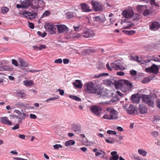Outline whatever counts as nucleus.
I'll list each match as a JSON object with an SVG mask.
<instances>
[{
	"instance_id": "obj_1",
	"label": "nucleus",
	"mask_w": 160,
	"mask_h": 160,
	"mask_svg": "<svg viewBox=\"0 0 160 160\" xmlns=\"http://www.w3.org/2000/svg\"><path fill=\"white\" fill-rule=\"evenodd\" d=\"M85 91L89 93H97L98 95H105V89L99 85H96L92 82H86L84 85Z\"/></svg>"
},
{
	"instance_id": "obj_2",
	"label": "nucleus",
	"mask_w": 160,
	"mask_h": 160,
	"mask_svg": "<svg viewBox=\"0 0 160 160\" xmlns=\"http://www.w3.org/2000/svg\"><path fill=\"white\" fill-rule=\"evenodd\" d=\"M14 112L17 113L18 116L14 115H10V116L13 118L17 119L18 123H22V120H24L28 117V115L24 113L23 111L22 110H20L18 109H15L14 110Z\"/></svg>"
},
{
	"instance_id": "obj_3",
	"label": "nucleus",
	"mask_w": 160,
	"mask_h": 160,
	"mask_svg": "<svg viewBox=\"0 0 160 160\" xmlns=\"http://www.w3.org/2000/svg\"><path fill=\"white\" fill-rule=\"evenodd\" d=\"M118 83L121 90L124 92L130 90L132 87V84L128 80H122Z\"/></svg>"
},
{
	"instance_id": "obj_4",
	"label": "nucleus",
	"mask_w": 160,
	"mask_h": 160,
	"mask_svg": "<svg viewBox=\"0 0 160 160\" xmlns=\"http://www.w3.org/2000/svg\"><path fill=\"white\" fill-rule=\"evenodd\" d=\"M30 6L34 9H38L40 6L44 5L45 2L42 0H30Z\"/></svg>"
},
{
	"instance_id": "obj_5",
	"label": "nucleus",
	"mask_w": 160,
	"mask_h": 160,
	"mask_svg": "<svg viewBox=\"0 0 160 160\" xmlns=\"http://www.w3.org/2000/svg\"><path fill=\"white\" fill-rule=\"evenodd\" d=\"M141 98L143 101L148 106L153 107L154 106V103L151 97L149 95L143 94L142 95Z\"/></svg>"
},
{
	"instance_id": "obj_6",
	"label": "nucleus",
	"mask_w": 160,
	"mask_h": 160,
	"mask_svg": "<svg viewBox=\"0 0 160 160\" xmlns=\"http://www.w3.org/2000/svg\"><path fill=\"white\" fill-rule=\"evenodd\" d=\"M46 31L51 34H54L56 33V25L55 26L49 23H46L44 26Z\"/></svg>"
},
{
	"instance_id": "obj_7",
	"label": "nucleus",
	"mask_w": 160,
	"mask_h": 160,
	"mask_svg": "<svg viewBox=\"0 0 160 160\" xmlns=\"http://www.w3.org/2000/svg\"><path fill=\"white\" fill-rule=\"evenodd\" d=\"M91 111L96 115L101 117L103 114L102 108L97 106H93L91 108Z\"/></svg>"
},
{
	"instance_id": "obj_8",
	"label": "nucleus",
	"mask_w": 160,
	"mask_h": 160,
	"mask_svg": "<svg viewBox=\"0 0 160 160\" xmlns=\"http://www.w3.org/2000/svg\"><path fill=\"white\" fill-rule=\"evenodd\" d=\"M110 65L112 68L116 70H124L126 69V68L121 65L120 61H117L112 62L111 63Z\"/></svg>"
},
{
	"instance_id": "obj_9",
	"label": "nucleus",
	"mask_w": 160,
	"mask_h": 160,
	"mask_svg": "<svg viewBox=\"0 0 160 160\" xmlns=\"http://www.w3.org/2000/svg\"><path fill=\"white\" fill-rule=\"evenodd\" d=\"M145 71L147 72L157 74L158 72L159 68L156 65L153 64L150 67L146 68Z\"/></svg>"
},
{
	"instance_id": "obj_10",
	"label": "nucleus",
	"mask_w": 160,
	"mask_h": 160,
	"mask_svg": "<svg viewBox=\"0 0 160 160\" xmlns=\"http://www.w3.org/2000/svg\"><path fill=\"white\" fill-rule=\"evenodd\" d=\"M91 4L95 11H102V5L100 2L96 1H92L91 2Z\"/></svg>"
},
{
	"instance_id": "obj_11",
	"label": "nucleus",
	"mask_w": 160,
	"mask_h": 160,
	"mask_svg": "<svg viewBox=\"0 0 160 160\" xmlns=\"http://www.w3.org/2000/svg\"><path fill=\"white\" fill-rule=\"evenodd\" d=\"M82 34L85 38H90L93 37L94 33L93 31L88 28H85L83 29Z\"/></svg>"
},
{
	"instance_id": "obj_12",
	"label": "nucleus",
	"mask_w": 160,
	"mask_h": 160,
	"mask_svg": "<svg viewBox=\"0 0 160 160\" xmlns=\"http://www.w3.org/2000/svg\"><path fill=\"white\" fill-rule=\"evenodd\" d=\"M134 15V12L132 9L124 10L122 13V15L126 18H131Z\"/></svg>"
},
{
	"instance_id": "obj_13",
	"label": "nucleus",
	"mask_w": 160,
	"mask_h": 160,
	"mask_svg": "<svg viewBox=\"0 0 160 160\" xmlns=\"http://www.w3.org/2000/svg\"><path fill=\"white\" fill-rule=\"evenodd\" d=\"M108 112L110 114L111 119L115 120L118 118V113L113 108H109L108 109Z\"/></svg>"
},
{
	"instance_id": "obj_14",
	"label": "nucleus",
	"mask_w": 160,
	"mask_h": 160,
	"mask_svg": "<svg viewBox=\"0 0 160 160\" xmlns=\"http://www.w3.org/2000/svg\"><path fill=\"white\" fill-rule=\"evenodd\" d=\"M127 113L130 114H135L138 113L136 107L132 105H130L128 108H125Z\"/></svg>"
},
{
	"instance_id": "obj_15",
	"label": "nucleus",
	"mask_w": 160,
	"mask_h": 160,
	"mask_svg": "<svg viewBox=\"0 0 160 160\" xmlns=\"http://www.w3.org/2000/svg\"><path fill=\"white\" fill-rule=\"evenodd\" d=\"M121 24L124 29H130L134 25V24L130 22L127 21L126 19L124 21L121 20Z\"/></svg>"
},
{
	"instance_id": "obj_16",
	"label": "nucleus",
	"mask_w": 160,
	"mask_h": 160,
	"mask_svg": "<svg viewBox=\"0 0 160 160\" xmlns=\"http://www.w3.org/2000/svg\"><path fill=\"white\" fill-rule=\"evenodd\" d=\"M56 28L58 29V33H62L64 32L68 33V28L67 26L63 24L56 25Z\"/></svg>"
},
{
	"instance_id": "obj_17",
	"label": "nucleus",
	"mask_w": 160,
	"mask_h": 160,
	"mask_svg": "<svg viewBox=\"0 0 160 160\" xmlns=\"http://www.w3.org/2000/svg\"><path fill=\"white\" fill-rule=\"evenodd\" d=\"M160 28V24L157 22H153L149 25L150 29L151 31H157Z\"/></svg>"
},
{
	"instance_id": "obj_18",
	"label": "nucleus",
	"mask_w": 160,
	"mask_h": 160,
	"mask_svg": "<svg viewBox=\"0 0 160 160\" xmlns=\"http://www.w3.org/2000/svg\"><path fill=\"white\" fill-rule=\"evenodd\" d=\"M138 110L140 113L142 114L146 113L148 111L147 107L143 104L139 105Z\"/></svg>"
},
{
	"instance_id": "obj_19",
	"label": "nucleus",
	"mask_w": 160,
	"mask_h": 160,
	"mask_svg": "<svg viewBox=\"0 0 160 160\" xmlns=\"http://www.w3.org/2000/svg\"><path fill=\"white\" fill-rule=\"evenodd\" d=\"M13 70V67L7 66L0 65V71H12Z\"/></svg>"
},
{
	"instance_id": "obj_20",
	"label": "nucleus",
	"mask_w": 160,
	"mask_h": 160,
	"mask_svg": "<svg viewBox=\"0 0 160 160\" xmlns=\"http://www.w3.org/2000/svg\"><path fill=\"white\" fill-rule=\"evenodd\" d=\"M23 9H27L30 6V0H24L21 2Z\"/></svg>"
},
{
	"instance_id": "obj_21",
	"label": "nucleus",
	"mask_w": 160,
	"mask_h": 160,
	"mask_svg": "<svg viewBox=\"0 0 160 160\" xmlns=\"http://www.w3.org/2000/svg\"><path fill=\"white\" fill-rule=\"evenodd\" d=\"M81 7L82 9L83 12H88L92 11V9L90 8L86 4H81Z\"/></svg>"
},
{
	"instance_id": "obj_22",
	"label": "nucleus",
	"mask_w": 160,
	"mask_h": 160,
	"mask_svg": "<svg viewBox=\"0 0 160 160\" xmlns=\"http://www.w3.org/2000/svg\"><path fill=\"white\" fill-rule=\"evenodd\" d=\"M1 121L2 123L9 126L11 125L12 124V122L6 117L2 118L1 119Z\"/></svg>"
},
{
	"instance_id": "obj_23",
	"label": "nucleus",
	"mask_w": 160,
	"mask_h": 160,
	"mask_svg": "<svg viewBox=\"0 0 160 160\" xmlns=\"http://www.w3.org/2000/svg\"><path fill=\"white\" fill-rule=\"evenodd\" d=\"M140 98L138 95H133L132 96V101L135 103H138L139 102Z\"/></svg>"
},
{
	"instance_id": "obj_24",
	"label": "nucleus",
	"mask_w": 160,
	"mask_h": 160,
	"mask_svg": "<svg viewBox=\"0 0 160 160\" xmlns=\"http://www.w3.org/2000/svg\"><path fill=\"white\" fill-rule=\"evenodd\" d=\"M24 85L26 86H31L33 85L34 82L32 80L26 79L23 81Z\"/></svg>"
},
{
	"instance_id": "obj_25",
	"label": "nucleus",
	"mask_w": 160,
	"mask_h": 160,
	"mask_svg": "<svg viewBox=\"0 0 160 160\" xmlns=\"http://www.w3.org/2000/svg\"><path fill=\"white\" fill-rule=\"evenodd\" d=\"M20 65L23 67H27L28 65V63L26 62L21 58H19L18 59Z\"/></svg>"
},
{
	"instance_id": "obj_26",
	"label": "nucleus",
	"mask_w": 160,
	"mask_h": 160,
	"mask_svg": "<svg viewBox=\"0 0 160 160\" xmlns=\"http://www.w3.org/2000/svg\"><path fill=\"white\" fill-rule=\"evenodd\" d=\"M7 75L3 73H0V83H3L5 82V79L6 78Z\"/></svg>"
},
{
	"instance_id": "obj_27",
	"label": "nucleus",
	"mask_w": 160,
	"mask_h": 160,
	"mask_svg": "<svg viewBox=\"0 0 160 160\" xmlns=\"http://www.w3.org/2000/svg\"><path fill=\"white\" fill-rule=\"evenodd\" d=\"M138 152L140 155L143 157L146 156L148 153V152L146 151L141 148L138 150Z\"/></svg>"
},
{
	"instance_id": "obj_28",
	"label": "nucleus",
	"mask_w": 160,
	"mask_h": 160,
	"mask_svg": "<svg viewBox=\"0 0 160 160\" xmlns=\"http://www.w3.org/2000/svg\"><path fill=\"white\" fill-rule=\"evenodd\" d=\"M110 108H107V110H106V112L105 114L104 115V116L102 117V118L108 120H110V114L108 112V109Z\"/></svg>"
},
{
	"instance_id": "obj_29",
	"label": "nucleus",
	"mask_w": 160,
	"mask_h": 160,
	"mask_svg": "<svg viewBox=\"0 0 160 160\" xmlns=\"http://www.w3.org/2000/svg\"><path fill=\"white\" fill-rule=\"evenodd\" d=\"M67 18L68 19L72 18L75 17L76 14L74 12H68L66 13Z\"/></svg>"
},
{
	"instance_id": "obj_30",
	"label": "nucleus",
	"mask_w": 160,
	"mask_h": 160,
	"mask_svg": "<svg viewBox=\"0 0 160 160\" xmlns=\"http://www.w3.org/2000/svg\"><path fill=\"white\" fill-rule=\"evenodd\" d=\"M75 143V142L74 140H70L66 142L65 143V145L66 146H68L74 145Z\"/></svg>"
},
{
	"instance_id": "obj_31",
	"label": "nucleus",
	"mask_w": 160,
	"mask_h": 160,
	"mask_svg": "<svg viewBox=\"0 0 160 160\" xmlns=\"http://www.w3.org/2000/svg\"><path fill=\"white\" fill-rule=\"evenodd\" d=\"M73 84L77 88H81L82 86L81 82L79 80H76L75 82H73Z\"/></svg>"
},
{
	"instance_id": "obj_32",
	"label": "nucleus",
	"mask_w": 160,
	"mask_h": 160,
	"mask_svg": "<svg viewBox=\"0 0 160 160\" xmlns=\"http://www.w3.org/2000/svg\"><path fill=\"white\" fill-rule=\"evenodd\" d=\"M108 73H102L95 75L94 76V78H99L100 77L108 76Z\"/></svg>"
},
{
	"instance_id": "obj_33",
	"label": "nucleus",
	"mask_w": 160,
	"mask_h": 160,
	"mask_svg": "<svg viewBox=\"0 0 160 160\" xmlns=\"http://www.w3.org/2000/svg\"><path fill=\"white\" fill-rule=\"evenodd\" d=\"M21 68L24 72H26V73H28L29 72H30L32 73H34V72H38L39 71V70H29L27 68Z\"/></svg>"
},
{
	"instance_id": "obj_34",
	"label": "nucleus",
	"mask_w": 160,
	"mask_h": 160,
	"mask_svg": "<svg viewBox=\"0 0 160 160\" xmlns=\"http://www.w3.org/2000/svg\"><path fill=\"white\" fill-rule=\"evenodd\" d=\"M146 8V7L145 6L138 5L137 7V10L138 12H141Z\"/></svg>"
},
{
	"instance_id": "obj_35",
	"label": "nucleus",
	"mask_w": 160,
	"mask_h": 160,
	"mask_svg": "<svg viewBox=\"0 0 160 160\" xmlns=\"http://www.w3.org/2000/svg\"><path fill=\"white\" fill-rule=\"evenodd\" d=\"M103 83L107 86H111L113 85V83L112 81L108 80H103Z\"/></svg>"
},
{
	"instance_id": "obj_36",
	"label": "nucleus",
	"mask_w": 160,
	"mask_h": 160,
	"mask_svg": "<svg viewBox=\"0 0 160 160\" xmlns=\"http://www.w3.org/2000/svg\"><path fill=\"white\" fill-rule=\"evenodd\" d=\"M22 15L28 18V17L32 16V15L31 12H28L27 11H23L22 13Z\"/></svg>"
},
{
	"instance_id": "obj_37",
	"label": "nucleus",
	"mask_w": 160,
	"mask_h": 160,
	"mask_svg": "<svg viewBox=\"0 0 160 160\" xmlns=\"http://www.w3.org/2000/svg\"><path fill=\"white\" fill-rule=\"evenodd\" d=\"M73 32H71L70 33H68L66 35L65 38L68 39H70L74 38Z\"/></svg>"
},
{
	"instance_id": "obj_38",
	"label": "nucleus",
	"mask_w": 160,
	"mask_h": 160,
	"mask_svg": "<svg viewBox=\"0 0 160 160\" xmlns=\"http://www.w3.org/2000/svg\"><path fill=\"white\" fill-rule=\"evenodd\" d=\"M151 79L149 77H147L143 79L142 81V82L143 83H146L150 81Z\"/></svg>"
},
{
	"instance_id": "obj_39",
	"label": "nucleus",
	"mask_w": 160,
	"mask_h": 160,
	"mask_svg": "<svg viewBox=\"0 0 160 160\" xmlns=\"http://www.w3.org/2000/svg\"><path fill=\"white\" fill-rule=\"evenodd\" d=\"M114 139L113 138H109L108 139H106L105 141L108 143L113 144L114 143Z\"/></svg>"
},
{
	"instance_id": "obj_40",
	"label": "nucleus",
	"mask_w": 160,
	"mask_h": 160,
	"mask_svg": "<svg viewBox=\"0 0 160 160\" xmlns=\"http://www.w3.org/2000/svg\"><path fill=\"white\" fill-rule=\"evenodd\" d=\"M17 95L18 96L21 98H23L25 96V94L24 92L22 91L18 92H17Z\"/></svg>"
},
{
	"instance_id": "obj_41",
	"label": "nucleus",
	"mask_w": 160,
	"mask_h": 160,
	"mask_svg": "<svg viewBox=\"0 0 160 160\" xmlns=\"http://www.w3.org/2000/svg\"><path fill=\"white\" fill-rule=\"evenodd\" d=\"M69 97L71 98L74 100H75L77 101H81V99L80 98L76 96L70 95L69 96Z\"/></svg>"
},
{
	"instance_id": "obj_42",
	"label": "nucleus",
	"mask_w": 160,
	"mask_h": 160,
	"mask_svg": "<svg viewBox=\"0 0 160 160\" xmlns=\"http://www.w3.org/2000/svg\"><path fill=\"white\" fill-rule=\"evenodd\" d=\"M160 120V117L159 115H156L154 116L153 118V122L154 123H157Z\"/></svg>"
},
{
	"instance_id": "obj_43",
	"label": "nucleus",
	"mask_w": 160,
	"mask_h": 160,
	"mask_svg": "<svg viewBox=\"0 0 160 160\" xmlns=\"http://www.w3.org/2000/svg\"><path fill=\"white\" fill-rule=\"evenodd\" d=\"M133 16V20L134 21H138L139 20L140 17L138 14L137 13L134 14Z\"/></svg>"
},
{
	"instance_id": "obj_44",
	"label": "nucleus",
	"mask_w": 160,
	"mask_h": 160,
	"mask_svg": "<svg viewBox=\"0 0 160 160\" xmlns=\"http://www.w3.org/2000/svg\"><path fill=\"white\" fill-rule=\"evenodd\" d=\"M119 158L118 155L112 156L110 157L109 160H118Z\"/></svg>"
},
{
	"instance_id": "obj_45",
	"label": "nucleus",
	"mask_w": 160,
	"mask_h": 160,
	"mask_svg": "<svg viewBox=\"0 0 160 160\" xmlns=\"http://www.w3.org/2000/svg\"><path fill=\"white\" fill-rule=\"evenodd\" d=\"M151 135L153 137H157L159 135L158 132L157 131H154L151 132Z\"/></svg>"
},
{
	"instance_id": "obj_46",
	"label": "nucleus",
	"mask_w": 160,
	"mask_h": 160,
	"mask_svg": "<svg viewBox=\"0 0 160 160\" xmlns=\"http://www.w3.org/2000/svg\"><path fill=\"white\" fill-rule=\"evenodd\" d=\"M37 33L38 35L43 38L47 34L45 32H43V33H42L41 32L38 31Z\"/></svg>"
},
{
	"instance_id": "obj_47",
	"label": "nucleus",
	"mask_w": 160,
	"mask_h": 160,
	"mask_svg": "<svg viewBox=\"0 0 160 160\" xmlns=\"http://www.w3.org/2000/svg\"><path fill=\"white\" fill-rule=\"evenodd\" d=\"M9 8L6 7H3L2 8V11L3 13H5L8 12Z\"/></svg>"
},
{
	"instance_id": "obj_48",
	"label": "nucleus",
	"mask_w": 160,
	"mask_h": 160,
	"mask_svg": "<svg viewBox=\"0 0 160 160\" xmlns=\"http://www.w3.org/2000/svg\"><path fill=\"white\" fill-rule=\"evenodd\" d=\"M94 20L97 22L102 21V20L100 16L94 17L93 18Z\"/></svg>"
},
{
	"instance_id": "obj_49",
	"label": "nucleus",
	"mask_w": 160,
	"mask_h": 160,
	"mask_svg": "<svg viewBox=\"0 0 160 160\" xmlns=\"http://www.w3.org/2000/svg\"><path fill=\"white\" fill-rule=\"evenodd\" d=\"M53 147L55 149H58L59 148H61L62 147L61 144H56L53 145Z\"/></svg>"
},
{
	"instance_id": "obj_50",
	"label": "nucleus",
	"mask_w": 160,
	"mask_h": 160,
	"mask_svg": "<svg viewBox=\"0 0 160 160\" xmlns=\"http://www.w3.org/2000/svg\"><path fill=\"white\" fill-rule=\"evenodd\" d=\"M136 61L139 63L141 64H144L146 62L144 60H139L138 58V57H136Z\"/></svg>"
},
{
	"instance_id": "obj_51",
	"label": "nucleus",
	"mask_w": 160,
	"mask_h": 160,
	"mask_svg": "<svg viewBox=\"0 0 160 160\" xmlns=\"http://www.w3.org/2000/svg\"><path fill=\"white\" fill-rule=\"evenodd\" d=\"M116 100L115 99V100H113V99H112L110 101H106L105 102L103 103V104H112V103H113L115 101H116Z\"/></svg>"
},
{
	"instance_id": "obj_52",
	"label": "nucleus",
	"mask_w": 160,
	"mask_h": 160,
	"mask_svg": "<svg viewBox=\"0 0 160 160\" xmlns=\"http://www.w3.org/2000/svg\"><path fill=\"white\" fill-rule=\"evenodd\" d=\"M152 60L155 62H160V59L156 57L155 56H153L152 57Z\"/></svg>"
},
{
	"instance_id": "obj_53",
	"label": "nucleus",
	"mask_w": 160,
	"mask_h": 160,
	"mask_svg": "<svg viewBox=\"0 0 160 160\" xmlns=\"http://www.w3.org/2000/svg\"><path fill=\"white\" fill-rule=\"evenodd\" d=\"M156 0H153L151 1V4L152 5H154L157 7H159V5L155 1Z\"/></svg>"
},
{
	"instance_id": "obj_54",
	"label": "nucleus",
	"mask_w": 160,
	"mask_h": 160,
	"mask_svg": "<svg viewBox=\"0 0 160 160\" xmlns=\"http://www.w3.org/2000/svg\"><path fill=\"white\" fill-rule=\"evenodd\" d=\"M107 133L109 134L116 135V131L110 130L107 131Z\"/></svg>"
},
{
	"instance_id": "obj_55",
	"label": "nucleus",
	"mask_w": 160,
	"mask_h": 160,
	"mask_svg": "<svg viewBox=\"0 0 160 160\" xmlns=\"http://www.w3.org/2000/svg\"><path fill=\"white\" fill-rule=\"evenodd\" d=\"M102 152L104 153V152L102 151V150H99L95 153V156H98L99 155H101L102 154Z\"/></svg>"
},
{
	"instance_id": "obj_56",
	"label": "nucleus",
	"mask_w": 160,
	"mask_h": 160,
	"mask_svg": "<svg viewBox=\"0 0 160 160\" xmlns=\"http://www.w3.org/2000/svg\"><path fill=\"white\" fill-rule=\"evenodd\" d=\"M50 13L49 11H46L44 12V13L42 15V16L46 17V16L49 15H50Z\"/></svg>"
},
{
	"instance_id": "obj_57",
	"label": "nucleus",
	"mask_w": 160,
	"mask_h": 160,
	"mask_svg": "<svg viewBox=\"0 0 160 160\" xmlns=\"http://www.w3.org/2000/svg\"><path fill=\"white\" fill-rule=\"evenodd\" d=\"M29 108L28 105V104H24L23 103H22V106L21 108L24 109H26Z\"/></svg>"
},
{
	"instance_id": "obj_58",
	"label": "nucleus",
	"mask_w": 160,
	"mask_h": 160,
	"mask_svg": "<svg viewBox=\"0 0 160 160\" xmlns=\"http://www.w3.org/2000/svg\"><path fill=\"white\" fill-rule=\"evenodd\" d=\"M22 103L21 102H18L15 103V105L17 107L21 108Z\"/></svg>"
},
{
	"instance_id": "obj_59",
	"label": "nucleus",
	"mask_w": 160,
	"mask_h": 160,
	"mask_svg": "<svg viewBox=\"0 0 160 160\" xmlns=\"http://www.w3.org/2000/svg\"><path fill=\"white\" fill-rule=\"evenodd\" d=\"M156 104L157 107L160 109V101L158 99H157L156 101Z\"/></svg>"
},
{
	"instance_id": "obj_60",
	"label": "nucleus",
	"mask_w": 160,
	"mask_h": 160,
	"mask_svg": "<svg viewBox=\"0 0 160 160\" xmlns=\"http://www.w3.org/2000/svg\"><path fill=\"white\" fill-rule=\"evenodd\" d=\"M12 63L15 66L17 67L18 65V63L17 61L15 59H12Z\"/></svg>"
},
{
	"instance_id": "obj_61",
	"label": "nucleus",
	"mask_w": 160,
	"mask_h": 160,
	"mask_svg": "<svg viewBox=\"0 0 160 160\" xmlns=\"http://www.w3.org/2000/svg\"><path fill=\"white\" fill-rule=\"evenodd\" d=\"M74 38H78L81 37V35L79 33H73Z\"/></svg>"
},
{
	"instance_id": "obj_62",
	"label": "nucleus",
	"mask_w": 160,
	"mask_h": 160,
	"mask_svg": "<svg viewBox=\"0 0 160 160\" xmlns=\"http://www.w3.org/2000/svg\"><path fill=\"white\" fill-rule=\"evenodd\" d=\"M54 62L56 63H61L62 62V60L61 58L55 60L54 61Z\"/></svg>"
},
{
	"instance_id": "obj_63",
	"label": "nucleus",
	"mask_w": 160,
	"mask_h": 160,
	"mask_svg": "<svg viewBox=\"0 0 160 160\" xmlns=\"http://www.w3.org/2000/svg\"><path fill=\"white\" fill-rule=\"evenodd\" d=\"M30 118L31 119H36L37 117V116L34 114H30Z\"/></svg>"
},
{
	"instance_id": "obj_64",
	"label": "nucleus",
	"mask_w": 160,
	"mask_h": 160,
	"mask_svg": "<svg viewBox=\"0 0 160 160\" xmlns=\"http://www.w3.org/2000/svg\"><path fill=\"white\" fill-rule=\"evenodd\" d=\"M46 48V46L44 45H40L39 47H38L39 50H41L42 49H45Z\"/></svg>"
}]
</instances>
